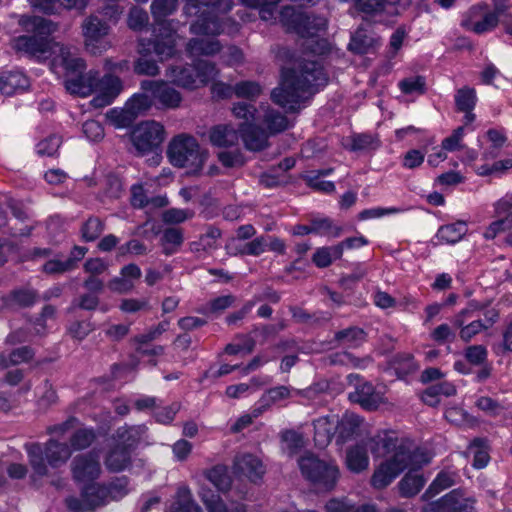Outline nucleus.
Returning <instances> with one entry per match:
<instances>
[{
  "label": "nucleus",
  "mask_w": 512,
  "mask_h": 512,
  "mask_svg": "<svg viewBox=\"0 0 512 512\" xmlns=\"http://www.w3.org/2000/svg\"><path fill=\"white\" fill-rule=\"evenodd\" d=\"M170 512H200V507L194 502L191 490L187 486L178 488Z\"/></svg>",
  "instance_id": "obj_35"
},
{
  "label": "nucleus",
  "mask_w": 512,
  "mask_h": 512,
  "mask_svg": "<svg viewBox=\"0 0 512 512\" xmlns=\"http://www.w3.org/2000/svg\"><path fill=\"white\" fill-rule=\"evenodd\" d=\"M220 163L228 168L242 166L245 162L242 152L239 149L233 151H221L217 155Z\"/></svg>",
  "instance_id": "obj_64"
},
{
  "label": "nucleus",
  "mask_w": 512,
  "mask_h": 512,
  "mask_svg": "<svg viewBox=\"0 0 512 512\" xmlns=\"http://www.w3.org/2000/svg\"><path fill=\"white\" fill-rule=\"evenodd\" d=\"M292 392L298 393L297 390H294L288 386H276L266 390L261 396L259 403L260 407L263 411L269 408L271 405L276 404L280 401L288 399L291 397Z\"/></svg>",
  "instance_id": "obj_34"
},
{
  "label": "nucleus",
  "mask_w": 512,
  "mask_h": 512,
  "mask_svg": "<svg viewBox=\"0 0 512 512\" xmlns=\"http://www.w3.org/2000/svg\"><path fill=\"white\" fill-rule=\"evenodd\" d=\"M131 464V450L117 444L107 453L105 466L110 472H120Z\"/></svg>",
  "instance_id": "obj_28"
},
{
  "label": "nucleus",
  "mask_w": 512,
  "mask_h": 512,
  "mask_svg": "<svg viewBox=\"0 0 512 512\" xmlns=\"http://www.w3.org/2000/svg\"><path fill=\"white\" fill-rule=\"evenodd\" d=\"M30 86L29 78L18 70L5 71L0 74V92L12 96L26 91Z\"/></svg>",
  "instance_id": "obj_23"
},
{
  "label": "nucleus",
  "mask_w": 512,
  "mask_h": 512,
  "mask_svg": "<svg viewBox=\"0 0 512 512\" xmlns=\"http://www.w3.org/2000/svg\"><path fill=\"white\" fill-rule=\"evenodd\" d=\"M81 28L84 46L89 53L100 55L110 48L111 44L106 39L110 27L97 15L91 14L86 17L81 24Z\"/></svg>",
  "instance_id": "obj_11"
},
{
  "label": "nucleus",
  "mask_w": 512,
  "mask_h": 512,
  "mask_svg": "<svg viewBox=\"0 0 512 512\" xmlns=\"http://www.w3.org/2000/svg\"><path fill=\"white\" fill-rule=\"evenodd\" d=\"M123 89L122 81L119 77L107 74L99 78L97 72V80L94 86L96 96L91 100V105L95 108H102L110 105L114 99L121 93Z\"/></svg>",
  "instance_id": "obj_16"
},
{
  "label": "nucleus",
  "mask_w": 512,
  "mask_h": 512,
  "mask_svg": "<svg viewBox=\"0 0 512 512\" xmlns=\"http://www.w3.org/2000/svg\"><path fill=\"white\" fill-rule=\"evenodd\" d=\"M375 44V39L366 33V31L359 29L351 38L349 49L357 54H365Z\"/></svg>",
  "instance_id": "obj_46"
},
{
  "label": "nucleus",
  "mask_w": 512,
  "mask_h": 512,
  "mask_svg": "<svg viewBox=\"0 0 512 512\" xmlns=\"http://www.w3.org/2000/svg\"><path fill=\"white\" fill-rule=\"evenodd\" d=\"M477 102L476 91L470 87H463L455 94V104L458 111L473 110Z\"/></svg>",
  "instance_id": "obj_50"
},
{
  "label": "nucleus",
  "mask_w": 512,
  "mask_h": 512,
  "mask_svg": "<svg viewBox=\"0 0 512 512\" xmlns=\"http://www.w3.org/2000/svg\"><path fill=\"white\" fill-rule=\"evenodd\" d=\"M34 350L28 346H22L12 350L10 353H0V369L27 363L33 359Z\"/></svg>",
  "instance_id": "obj_32"
},
{
  "label": "nucleus",
  "mask_w": 512,
  "mask_h": 512,
  "mask_svg": "<svg viewBox=\"0 0 512 512\" xmlns=\"http://www.w3.org/2000/svg\"><path fill=\"white\" fill-rule=\"evenodd\" d=\"M476 310L477 306L471 304L456 314L452 320L453 325L460 329L459 336L465 342L470 341L481 331L488 329V325L484 324L481 320H475L465 325L466 320L471 318L472 313Z\"/></svg>",
  "instance_id": "obj_21"
},
{
  "label": "nucleus",
  "mask_w": 512,
  "mask_h": 512,
  "mask_svg": "<svg viewBox=\"0 0 512 512\" xmlns=\"http://www.w3.org/2000/svg\"><path fill=\"white\" fill-rule=\"evenodd\" d=\"M372 453L376 457H387L374 471L371 484L376 489L387 487L405 469L410 471L398 483L403 497H412L420 492L426 480L414 470L428 462L421 451L406 440L391 435L378 436L371 441Z\"/></svg>",
  "instance_id": "obj_1"
},
{
  "label": "nucleus",
  "mask_w": 512,
  "mask_h": 512,
  "mask_svg": "<svg viewBox=\"0 0 512 512\" xmlns=\"http://www.w3.org/2000/svg\"><path fill=\"white\" fill-rule=\"evenodd\" d=\"M36 300V293L30 289H19L11 292L7 303L8 305H17L26 307L32 305Z\"/></svg>",
  "instance_id": "obj_57"
},
{
  "label": "nucleus",
  "mask_w": 512,
  "mask_h": 512,
  "mask_svg": "<svg viewBox=\"0 0 512 512\" xmlns=\"http://www.w3.org/2000/svg\"><path fill=\"white\" fill-rule=\"evenodd\" d=\"M63 67L67 73L65 80L66 90L74 95L86 97L94 93V86L97 80V71H89L83 74L85 69V62L83 61V67L80 69H68L65 65H58Z\"/></svg>",
  "instance_id": "obj_14"
},
{
  "label": "nucleus",
  "mask_w": 512,
  "mask_h": 512,
  "mask_svg": "<svg viewBox=\"0 0 512 512\" xmlns=\"http://www.w3.org/2000/svg\"><path fill=\"white\" fill-rule=\"evenodd\" d=\"M498 23V13L487 11L484 6H474L463 20L462 26L476 34H483L495 29Z\"/></svg>",
  "instance_id": "obj_18"
},
{
  "label": "nucleus",
  "mask_w": 512,
  "mask_h": 512,
  "mask_svg": "<svg viewBox=\"0 0 512 512\" xmlns=\"http://www.w3.org/2000/svg\"><path fill=\"white\" fill-rule=\"evenodd\" d=\"M209 139L219 148L234 147L239 142V133L231 124H219L210 129Z\"/></svg>",
  "instance_id": "obj_25"
},
{
  "label": "nucleus",
  "mask_w": 512,
  "mask_h": 512,
  "mask_svg": "<svg viewBox=\"0 0 512 512\" xmlns=\"http://www.w3.org/2000/svg\"><path fill=\"white\" fill-rule=\"evenodd\" d=\"M262 124L265 126V131L271 136L285 131L289 128L290 123L286 116L277 110L267 108L264 111Z\"/></svg>",
  "instance_id": "obj_31"
},
{
  "label": "nucleus",
  "mask_w": 512,
  "mask_h": 512,
  "mask_svg": "<svg viewBox=\"0 0 512 512\" xmlns=\"http://www.w3.org/2000/svg\"><path fill=\"white\" fill-rule=\"evenodd\" d=\"M19 25L26 31L32 32L33 35L13 38L10 45L15 52L27 55L37 61L52 58L51 68L54 72H57L58 65H65L72 70L83 67V59L72 54L69 47L48 38L57 30V24L51 20L22 16L19 19Z\"/></svg>",
  "instance_id": "obj_3"
},
{
  "label": "nucleus",
  "mask_w": 512,
  "mask_h": 512,
  "mask_svg": "<svg viewBox=\"0 0 512 512\" xmlns=\"http://www.w3.org/2000/svg\"><path fill=\"white\" fill-rule=\"evenodd\" d=\"M332 172V169H324L319 170L314 174L312 172L311 175L307 176V183L310 187L325 192V193H331L335 190V185L331 181H323L320 179V177L328 175Z\"/></svg>",
  "instance_id": "obj_54"
},
{
  "label": "nucleus",
  "mask_w": 512,
  "mask_h": 512,
  "mask_svg": "<svg viewBox=\"0 0 512 512\" xmlns=\"http://www.w3.org/2000/svg\"><path fill=\"white\" fill-rule=\"evenodd\" d=\"M454 484V477L448 472H440L434 481L430 484L429 488L423 494L422 498L428 500L444 489L451 487Z\"/></svg>",
  "instance_id": "obj_49"
},
{
  "label": "nucleus",
  "mask_w": 512,
  "mask_h": 512,
  "mask_svg": "<svg viewBox=\"0 0 512 512\" xmlns=\"http://www.w3.org/2000/svg\"><path fill=\"white\" fill-rule=\"evenodd\" d=\"M96 439L93 429L80 428L73 433L70 438V445L74 450H83L88 448Z\"/></svg>",
  "instance_id": "obj_52"
},
{
  "label": "nucleus",
  "mask_w": 512,
  "mask_h": 512,
  "mask_svg": "<svg viewBox=\"0 0 512 512\" xmlns=\"http://www.w3.org/2000/svg\"><path fill=\"white\" fill-rule=\"evenodd\" d=\"M100 455L96 451L76 456L71 464L74 479L78 482H91L101 473Z\"/></svg>",
  "instance_id": "obj_17"
},
{
  "label": "nucleus",
  "mask_w": 512,
  "mask_h": 512,
  "mask_svg": "<svg viewBox=\"0 0 512 512\" xmlns=\"http://www.w3.org/2000/svg\"><path fill=\"white\" fill-rule=\"evenodd\" d=\"M176 45V35L169 31L161 39H157L154 43L155 53L162 59H168L174 56Z\"/></svg>",
  "instance_id": "obj_47"
},
{
  "label": "nucleus",
  "mask_w": 512,
  "mask_h": 512,
  "mask_svg": "<svg viewBox=\"0 0 512 512\" xmlns=\"http://www.w3.org/2000/svg\"><path fill=\"white\" fill-rule=\"evenodd\" d=\"M140 88L144 92H150L153 96V100H158L163 108L176 109L182 102L181 93L163 80H143L140 84Z\"/></svg>",
  "instance_id": "obj_15"
},
{
  "label": "nucleus",
  "mask_w": 512,
  "mask_h": 512,
  "mask_svg": "<svg viewBox=\"0 0 512 512\" xmlns=\"http://www.w3.org/2000/svg\"><path fill=\"white\" fill-rule=\"evenodd\" d=\"M177 1L178 0H153L151 5L153 16L157 20H160L172 14L176 10Z\"/></svg>",
  "instance_id": "obj_60"
},
{
  "label": "nucleus",
  "mask_w": 512,
  "mask_h": 512,
  "mask_svg": "<svg viewBox=\"0 0 512 512\" xmlns=\"http://www.w3.org/2000/svg\"><path fill=\"white\" fill-rule=\"evenodd\" d=\"M240 133L246 149L250 151H261L268 147V138L270 135L256 124L249 127L242 126Z\"/></svg>",
  "instance_id": "obj_27"
},
{
  "label": "nucleus",
  "mask_w": 512,
  "mask_h": 512,
  "mask_svg": "<svg viewBox=\"0 0 512 512\" xmlns=\"http://www.w3.org/2000/svg\"><path fill=\"white\" fill-rule=\"evenodd\" d=\"M231 111L233 116L241 121L239 125V131L241 130L242 126L249 127L256 124L255 121L257 110L253 104L237 102L233 104Z\"/></svg>",
  "instance_id": "obj_37"
},
{
  "label": "nucleus",
  "mask_w": 512,
  "mask_h": 512,
  "mask_svg": "<svg viewBox=\"0 0 512 512\" xmlns=\"http://www.w3.org/2000/svg\"><path fill=\"white\" fill-rule=\"evenodd\" d=\"M243 5L259 9L262 20L275 19V9L280 0H239Z\"/></svg>",
  "instance_id": "obj_44"
},
{
  "label": "nucleus",
  "mask_w": 512,
  "mask_h": 512,
  "mask_svg": "<svg viewBox=\"0 0 512 512\" xmlns=\"http://www.w3.org/2000/svg\"><path fill=\"white\" fill-rule=\"evenodd\" d=\"M166 137L164 126L154 120L143 121L133 128L130 139L139 155L157 150Z\"/></svg>",
  "instance_id": "obj_9"
},
{
  "label": "nucleus",
  "mask_w": 512,
  "mask_h": 512,
  "mask_svg": "<svg viewBox=\"0 0 512 512\" xmlns=\"http://www.w3.org/2000/svg\"><path fill=\"white\" fill-rule=\"evenodd\" d=\"M430 339L438 344L452 342L456 334L452 327L447 323H442L435 327L429 334Z\"/></svg>",
  "instance_id": "obj_59"
},
{
  "label": "nucleus",
  "mask_w": 512,
  "mask_h": 512,
  "mask_svg": "<svg viewBox=\"0 0 512 512\" xmlns=\"http://www.w3.org/2000/svg\"><path fill=\"white\" fill-rule=\"evenodd\" d=\"M106 118L115 128H126L136 119L126 104L123 108L110 109L106 113Z\"/></svg>",
  "instance_id": "obj_42"
},
{
  "label": "nucleus",
  "mask_w": 512,
  "mask_h": 512,
  "mask_svg": "<svg viewBox=\"0 0 512 512\" xmlns=\"http://www.w3.org/2000/svg\"><path fill=\"white\" fill-rule=\"evenodd\" d=\"M311 225L313 233L328 235L330 237H338L341 234V229L333 225L332 221L328 218L314 219Z\"/></svg>",
  "instance_id": "obj_58"
},
{
  "label": "nucleus",
  "mask_w": 512,
  "mask_h": 512,
  "mask_svg": "<svg viewBox=\"0 0 512 512\" xmlns=\"http://www.w3.org/2000/svg\"><path fill=\"white\" fill-rule=\"evenodd\" d=\"M233 0H189L185 6L188 16L197 19L190 26V32L197 36H218L235 33L239 25L232 18H220L233 8ZM222 46L216 38L195 37L188 41L186 50L190 56H213Z\"/></svg>",
  "instance_id": "obj_2"
},
{
  "label": "nucleus",
  "mask_w": 512,
  "mask_h": 512,
  "mask_svg": "<svg viewBox=\"0 0 512 512\" xmlns=\"http://www.w3.org/2000/svg\"><path fill=\"white\" fill-rule=\"evenodd\" d=\"M455 387L448 382H441L428 387L422 395V400L430 405L434 406L438 403V397L440 395L451 396L455 394Z\"/></svg>",
  "instance_id": "obj_40"
},
{
  "label": "nucleus",
  "mask_w": 512,
  "mask_h": 512,
  "mask_svg": "<svg viewBox=\"0 0 512 512\" xmlns=\"http://www.w3.org/2000/svg\"><path fill=\"white\" fill-rule=\"evenodd\" d=\"M464 127H458L453 133L442 141V149L448 152H454L464 149L463 144Z\"/></svg>",
  "instance_id": "obj_61"
},
{
  "label": "nucleus",
  "mask_w": 512,
  "mask_h": 512,
  "mask_svg": "<svg viewBox=\"0 0 512 512\" xmlns=\"http://www.w3.org/2000/svg\"><path fill=\"white\" fill-rule=\"evenodd\" d=\"M347 379L350 384L355 386V390L348 394L351 402L357 403L369 411L376 410L380 405L386 403L384 393L376 390L369 382H361L358 374H350Z\"/></svg>",
  "instance_id": "obj_12"
},
{
  "label": "nucleus",
  "mask_w": 512,
  "mask_h": 512,
  "mask_svg": "<svg viewBox=\"0 0 512 512\" xmlns=\"http://www.w3.org/2000/svg\"><path fill=\"white\" fill-rule=\"evenodd\" d=\"M280 22L288 30H293L302 37H313L325 30L327 22L322 17H311L292 6L284 7L280 12Z\"/></svg>",
  "instance_id": "obj_10"
},
{
  "label": "nucleus",
  "mask_w": 512,
  "mask_h": 512,
  "mask_svg": "<svg viewBox=\"0 0 512 512\" xmlns=\"http://www.w3.org/2000/svg\"><path fill=\"white\" fill-rule=\"evenodd\" d=\"M167 156L174 167L184 168L189 174L197 175L203 169L209 152L200 146L194 136L181 133L171 139Z\"/></svg>",
  "instance_id": "obj_5"
},
{
  "label": "nucleus",
  "mask_w": 512,
  "mask_h": 512,
  "mask_svg": "<svg viewBox=\"0 0 512 512\" xmlns=\"http://www.w3.org/2000/svg\"><path fill=\"white\" fill-rule=\"evenodd\" d=\"M206 478L221 492H226L231 487V477L225 466L217 465L205 473Z\"/></svg>",
  "instance_id": "obj_41"
},
{
  "label": "nucleus",
  "mask_w": 512,
  "mask_h": 512,
  "mask_svg": "<svg viewBox=\"0 0 512 512\" xmlns=\"http://www.w3.org/2000/svg\"><path fill=\"white\" fill-rule=\"evenodd\" d=\"M302 474L313 483L327 490L332 489L339 478L335 462L324 461L308 454L299 459Z\"/></svg>",
  "instance_id": "obj_8"
},
{
  "label": "nucleus",
  "mask_w": 512,
  "mask_h": 512,
  "mask_svg": "<svg viewBox=\"0 0 512 512\" xmlns=\"http://www.w3.org/2000/svg\"><path fill=\"white\" fill-rule=\"evenodd\" d=\"M398 86L404 94H423L426 89V81L422 76H414L401 80Z\"/></svg>",
  "instance_id": "obj_55"
},
{
  "label": "nucleus",
  "mask_w": 512,
  "mask_h": 512,
  "mask_svg": "<svg viewBox=\"0 0 512 512\" xmlns=\"http://www.w3.org/2000/svg\"><path fill=\"white\" fill-rule=\"evenodd\" d=\"M483 440L475 439L470 446V452L474 454L473 466L475 468H484L489 461V454L483 447Z\"/></svg>",
  "instance_id": "obj_62"
},
{
  "label": "nucleus",
  "mask_w": 512,
  "mask_h": 512,
  "mask_svg": "<svg viewBox=\"0 0 512 512\" xmlns=\"http://www.w3.org/2000/svg\"><path fill=\"white\" fill-rule=\"evenodd\" d=\"M362 419L354 413H345L339 418L338 432L342 439H347L357 433Z\"/></svg>",
  "instance_id": "obj_45"
},
{
  "label": "nucleus",
  "mask_w": 512,
  "mask_h": 512,
  "mask_svg": "<svg viewBox=\"0 0 512 512\" xmlns=\"http://www.w3.org/2000/svg\"><path fill=\"white\" fill-rule=\"evenodd\" d=\"M183 233L179 228H167L162 235V245L167 255L173 254L183 243Z\"/></svg>",
  "instance_id": "obj_48"
},
{
  "label": "nucleus",
  "mask_w": 512,
  "mask_h": 512,
  "mask_svg": "<svg viewBox=\"0 0 512 512\" xmlns=\"http://www.w3.org/2000/svg\"><path fill=\"white\" fill-rule=\"evenodd\" d=\"M467 233V225L464 221H458L439 228L437 239L441 243L454 244Z\"/></svg>",
  "instance_id": "obj_33"
},
{
  "label": "nucleus",
  "mask_w": 512,
  "mask_h": 512,
  "mask_svg": "<svg viewBox=\"0 0 512 512\" xmlns=\"http://www.w3.org/2000/svg\"><path fill=\"white\" fill-rule=\"evenodd\" d=\"M194 216V211L190 209L170 208L163 213L165 223L178 224Z\"/></svg>",
  "instance_id": "obj_63"
},
{
  "label": "nucleus",
  "mask_w": 512,
  "mask_h": 512,
  "mask_svg": "<svg viewBox=\"0 0 512 512\" xmlns=\"http://www.w3.org/2000/svg\"><path fill=\"white\" fill-rule=\"evenodd\" d=\"M384 435H387L384 433ZM378 436H383V434H378L375 437L371 438L366 445L357 444L355 446L350 447L346 452V465L347 468L354 473H360L366 470L369 466V457L367 453V447L371 448V441ZM372 451V449H370Z\"/></svg>",
  "instance_id": "obj_24"
},
{
  "label": "nucleus",
  "mask_w": 512,
  "mask_h": 512,
  "mask_svg": "<svg viewBox=\"0 0 512 512\" xmlns=\"http://www.w3.org/2000/svg\"><path fill=\"white\" fill-rule=\"evenodd\" d=\"M108 501V488L96 483H91L83 488L82 500L69 498L66 502L72 512H91L94 507Z\"/></svg>",
  "instance_id": "obj_13"
},
{
  "label": "nucleus",
  "mask_w": 512,
  "mask_h": 512,
  "mask_svg": "<svg viewBox=\"0 0 512 512\" xmlns=\"http://www.w3.org/2000/svg\"><path fill=\"white\" fill-rule=\"evenodd\" d=\"M219 73L214 63L198 60L193 64L170 65L166 70V77L178 87L195 90L214 81Z\"/></svg>",
  "instance_id": "obj_6"
},
{
  "label": "nucleus",
  "mask_w": 512,
  "mask_h": 512,
  "mask_svg": "<svg viewBox=\"0 0 512 512\" xmlns=\"http://www.w3.org/2000/svg\"><path fill=\"white\" fill-rule=\"evenodd\" d=\"M263 89L260 83L251 80L240 81L235 84V96L255 100L258 98Z\"/></svg>",
  "instance_id": "obj_51"
},
{
  "label": "nucleus",
  "mask_w": 512,
  "mask_h": 512,
  "mask_svg": "<svg viewBox=\"0 0 512 512\" xmlns=\"http://www.w3.org/2000/svg\"><path fill=\"white\" fill-rule=\"evenodd\" d=\"M199 496L204 503L207 512H246L243 504H236L228 510L219 495L214 494L212 491L204 487L201 488Z\"/></svg>",
  "instance_id": "obj_29"
},
{
  "label": "nucleus",
  "mask_w": 512,
  "mask_h": 512,
  "mask_svg": "<svg viewBox=\"0 0 512 512\" xmlns=\"http://www.w3.org/2000/svg\"><path fill=\"white\" fill-rule=\"evenodd\" d=\"M88 2L89 0H30L34 8L47 14L58 13L61 8L83 11L87 7Z\"/></svg>",
  "instance_id": "obj_26"
},
{
  "label": "nucleus",
  "mask_w": 512,
  "mask_h": 512,
  "mask_svg": "<svg viewBox=\"0 0 512 512\" xmlns=\"http://www.w3.org/2000/svg\"><path fill=\"white\" fill-rule=\"evenodd\" d=\"M234 472L248 478L251 482L262 479L266 472L262 460L251 453H240L234 459Z\"/></svg>",
  "instance_id": "obj_19"
},
{
  "label": "nucleus",
  "mask_w": 512,
  "mask_h": 512,
  "mask_svg": "<svg viewBox=\"0 0 512 512\" xmlns=\"http://www.w3.org/2000/svg\"><path fill=\"white\" fill-rule=\"evenodd\" d=\"M30 465L39 477L48 473L46 462L53 468L64 465L71 457V448L66 443L49 440L44 447L38 443L25 445Z\"/></svg>",
  "instance_id": "obj_7"
},
{
  "label": "nucleus",
  "mask_w": 512,
  "mask_h": 512,
  "mask_svg": "<svg viewBox=\"0 0 512 512\" xmlns=\"http://www.w3.org/2000/svg\"><path fill=\"white\" fill-rule=\"evenodd\" d=\"M104 230V224L98 218H89L81 228L82 238L91 242L96 240Z\"/></svg>",
  "instance_id": "obj_56"
},
{
  "label": "nucleus",
  "mask_w": 512,
  "mask_h": 512,
  "mask_svg": "<svg viewBox=\"0 0 512 512\" xmlns=\"http://www.w3.org/2000/svg\"><path fill=\"white\" fill-rule=\"evenodd\" d=\"M327 83L322 66L314 60H303L292 69H283L279 87L273 89L274 103L289 110H296L299 104Z\"/></svg>",
  "instance_id": "obj_4"
},
{
  "label": "nucleus",
  "mask_w": 512,
  "mask_h": 512,
  "mask_svg": "<svg viewBox=\"0 0 512 512\" xmlns=\"http://www.w3.org/2000/svg\"><path fill=\"white\" fill-rule=\"evenodd\" d=\"M335 339L342 345L356 348L366 341V333L361 328L350 327L337 332Z\"/></svg>",
  "instance_id": "obj_38"
},
{
  "label": "nucleus",
  "mask_w": 512,
  "mask_h": 512,
  "mask_svg": "<svg viewBox=\"0 0 512 512\" xmlns=\"http://www.w3.org/2000/svg\"><path fill=\"white\" fill-rule=\"evenodd\" d=\"M281 440L283 450L289 455L296 454L304 446L303 436L294 430L284 431Z\"/></svg>",
  "instance_id": "obj_53"
},
{
  "label": "nucleus",
  "mask_w": 512,
  "mask_h": 512,
  "mask_svg": "<svg viewBox=\"0 0 512 512\" xmlns=\"http://www.w3.org/2000/svg\"><path fill=\"white\" fill-rule=\"evenodd\" d=\"M146 430L144 425L120 427L116 432L117 444L131 450L143 439Z\"/></svg>",
  "instance_id": "obj_30"
},
{
  "label": "nucleus",
  "mask_w": 512,
  "mask_h": 512,
  "mask_svg": "<svg viewBox=\"0 0 512 512\" xmlns=\"http://www.w3.org/2000/svg\"><path fill=\"white\" fill-rule=\"evenodd\" d=\"M342 254L343 244L319 248L313 255V262L317 267L324 268L329 266L333 260L339 259Z\"/></svg>",
  "instance_id": "obj_39"
},
{
  "label": "nucleus",
  "mask_w": 512,
  "mask_h": 512,
  "mask_svg": "<svg viewBox=\"0 0 512 512\" xmlns=\"http://www.w3.org/2000/svg\"><path fill=\"white\" fill-rule=\"evenodd\" d=\"M473 501L465 499L456 491L445 495L441 500L430 503L424 512H471Z\"/></svg>",
  "instance_id": "obj_20"
},
{
  "label": "nucleus",
  "mask_w": 512,
  "mask_h": 512,
  "mask_svg": "<svg viewBox=\"0 0 512 512\" xmlns=\"http://www.w3.org/2000/svg\"><path fill=\"white\" fill-rule=\"evenodd\" d=\"M313 425L315 431L314 440L319 446L324 447L338 431L339 416L333 413L321 416L314 420Z\"/></svg>",
  "instance_id": "obj_22"
},
{
  "label": "nucleus",
  "mask_w": 512,
  "mask_h": 512,
  "mask_svg": "<svg viewBox=\"0 0 512 512\" xmlns=\"http://www.w3.org/2000/svg\"><path fill=\"white\" fill-rule=\"evenodd\" d=\"M140 56L135 60L133 65L134 73L137 75H145L154 77L160 73V68L156 61L148 58L144 54V48H139Z\"/></svg>",
  "instance_id": "obj_43"
},
{
  "label": "nucleus",
  "mask_w": 512,
  "mask_h": 512,
  "mask_svg": "<svg viewBox=\"0 0 512 512\" xmlns=\"http://www.w3.org/2000/svg\"><path fill=\"white\" fill-rule=\"evenodd\" d=\"M148 93L149 92H144L143 90L141 93H135L125 103L135 118L144 115L153 106V96Z\"/></svg>",
  "instance_id": "obj_36"
}]
</instances>
